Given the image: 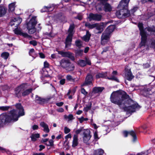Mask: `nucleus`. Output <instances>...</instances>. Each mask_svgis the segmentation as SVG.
I'll return each instance as SVG.
<instances>
[{
  "instance_id": "nucleus-1",
  "label": "nucleus",
  "mask_w": 155,
  "mask_h": 155,
  "mask_svg": "<svg viewBox=\"0 0 155 155\" xmlns=\"http://www.w3.org/2000/svg\"><path fill=\"white\" fill-rule=\"evenodd\" d=\"M128 97L124 91H120L113 92L111 95V101L119 106V107L129 113L135 112L140 107L137 104H133V101L128 100Z\"/></svg>"
},
{
  "instance_id": "nucleus-2",
  "label": "nucleus",
  "mask_w": 155,
  "mask_h": 155,
  "mask_svg": "<svg viewBox=\"0 0 155 155\" xmlns=\"http://www.w3.org/2000/svg\"><path fill=\"white\" fill-rule=\"evenodd\" d=\"M15 107L17 109V110L15 109L12 110L8 114H3L6 116H9L10 118H14L13 120H11V122L17 121L19 117L24 115V109L20 104H17L15 105Z\"/></svg>"
},
{
  "instance_id": "nucleus-3",
  "label": "nucleus",
  "mask_w": 155,
  "mask_h": 155,
  "mask_svg": "<svg viewBox=\"0 0 155 155\" xmlns=\"http://www.w3.org/2000/svg\"><path fill=\"white\" fill-rule=\"evenodd\" d=\"M115 26L112 25L108 26L102 34L101 37V44L105 45L108 41L110 34L115 29Z\"/></svg>"
},
{
  "instance_id": "nucleus-4",
  "label": "nucleus",
  "mask_w": 155,
  "mask_h": 155,
  "mask_svg": "<svg viewBox=\"0 0 155 155\" xmlns=\"http://www.w3.org/2000/svg\"><path fill=\"white\" fill-rule=\"evenodd\" d=\"M26 86V84H23L15 89V94L17 97L20 96L21 93H22L23 96H26L32 91V89L31 88L26 90L27 88Z\"/></svg>"
},
{
  "instance_id": "nucleus-5",
  "label": "nucleus",
  "mask_w": 155,
  "mask_h": 155,
  "mask_svg": "<svg viewBox=\"0 0 155 155\" xmlns=\"http://www.w3.org/2000/svg\"><path fill=\"white\" fill-rule=\"evenodd\" d=\"M60 64L62 68H65L68 71H73L74 69V66L71 64L68 59H62L60 61Z\"/></svg>"
},
{
  "instance_id": "nucleus-6",
  "label": "nucleus",
  "mask_w": 155,
  "mask_h": 155,
  "mask_svg": "<svg viewBox=\"0 0 155 155\" xmlns=\"http://www.w3.org/2000/svg\"><path fill=\"white\" fill-rule=\"evenodd\" d=\"M36 24V21L35 19L33 18L31 19L27 24V29L28 33L30 34L34 33L35 31V26Z\"/></svg>"
},
{
  "instance_id": "nucleus-7",
  "label": "nucleus",
  "mask_w": 155,
  "mask_h": 155,
  "mask_svg": "<svg viewBox=\"0 0 155 155\" xmlns=\"http://www.w3.org/2000/svg\"><path fill=\"white\" fill-rule=\"evenodd\" d=\"M91 135V132L89 130H84L83 132V142L86 143H87L90 140Z\"/></svg>"
},
{
  "instance_id": "nucleus-8",
  "label": "nucleus",
  "mask_w": 155,
  "mask_h": 155,
  "mask_svg": "<svg viewBox=\"0 0 155 155\" xmlns=\"http://www.w3.org/2000/svg\"><path fill=\"white\" fill-rule=\"evenodd\" d=\"M116 15L119 18H122L129 16L130 15V12L127 9H123L117 12Z\"/></svg>"
},
{
  "instance_id": "nucleus-9",
  "label": "nucleus",
  "mask_w": 155,
  "mask_h": 155,
  "mask_svg": "<svg viewBox=\"0 0 155 155\" xmlns=\"http://www.w3.org/2000/svg\"><path fill=\"white\" fill-rule=\"evenodd\" d=\"M13 117H11L4 114L0 115V126L4 124L11 122V120H13Z\"/></svg>"
},
{
  "instance_id": "nucleus-10",
  "label": "nucleus",
  "mask_w": 155,
  "mask_h": 155,
  "mask_svg": "<svg viewBox=\"0 0 155 155\" xmlns=\"http://www.w3.org/2000/svg\"><path fill=\"white\" fill-rule=\"evenodd\" d=\"M58 53L61 54L63 57H67L72 61L75 59L72 53L69 52H64L63 51H58Z\"/></svg>"
},
{
  "instance_id": "nucleus-11",
  "label": "nucleus",
  "mask_w": 155,
  "mask_h": 155,
  "mask_svg": "<svg viewBox=\"0 0 155 155\" xmlns=\"http://www.w3.org/2000/svg\"><path fill=\"white\" fill-rule=\"evenodd\" d=\"M102 16L101 15L97 14H93L91 13L89 15L88 18L90 21L95 20L96 21H100L101 19Z\"/></svg>"
},
{
  "instance_id": "nucleus-12",
  "label": "nucleus",
  "mask_w": 155,
  "mask_h": 155,
  "mask_svg": "<svg viewBox=\"0 0 155 155\" xmlns=\"http://www.w3.org/2000/svg\"><path fill=\"white\" fill-rule=\"evenodd\" d=\"M93 80V76L90 74H88L84 82L81 85V86H84L87 85L91 84Z\"/></svg>"
},
{
  "instance_id": "nucleus-13",
  "label": "nucleus",
  "mask_w": 155,
  "mask_h": 155,
  "mask_svg": "<svg viewBox=\"0 0 155 155\" xmlns=\"http://www.w3.org/2000/svg\"><path fill=\"white\" fill-rule=\"evenodd\" d=\"M134 78V76L133 75L130 69L127 68L125 69V78L127 80L130 81Z\"/></svg>"
},
{
  "instance_id": "nucleus-14",
  "label": "nucleus",
  "mask_w": 155,
  "mask_h": 155,
  "mask_svg": "<svg viewBox=\"0 0 155 155\" xmlns=\"http://www.w3.org/2000/svg\"><path fill=\"white\" fill-rule=\"evenodd\" d=\"M21 21L22 19L20 18H15L11 21L9 25L12 26L14 25L16 27L21 23Z\"/></svg>"
},
{
  "instance_id": "nucleus-15",
  "label": "nucleus",
  "mask_w": 155,
  "mask_h": 155,
  "mask_svg": "<svg viewBox=\"0 0 155 155\" xmlns=\"http://www.w3.org/2000/svg\"><path fill=\"white\" fill-rule=\"evenodd\" d=\"M14 31L15 34L22 35L25 38L30 37V36L27 33L22 32V30L18 29V28H16Z\"/></svg>"
},
{
  "instance_id": "nucleus-16",
  "label": "nucleus",
  "mask_w": 155,
  "mask_h": 155,
  "mask_svg": "<svg viewBox=\"0 0 155 155\" xmlns=\"http://www.w3.org/2000/svg\"><path fill=\"white\" fill-rule=\"evenodd\" d=\"M123 134L124 136L125 137H127L128 134H129L133 137V141L134 142L136 141L137 140V137L136 136V134L133 131H131L129 132L126 131H124L123 132Z\"/></svg>"
},
{
  "instance_id": "nucleus-17",
  "label": "nucleus",
  "mask_w": 155,
  "mask_h": 155,
  "mask_svg": "<svg viewBox=\"0 0 155 155\" xmlns=\"http://www.w3.org/2000/svg\"><path fill=\"white\" fill-rule=\"evenodd\" d=\"M72 35L71 34H68V36H67L65 42V48L70 46L71 42L72 40Z\"/></svg>"
},
{
  "instance_id": "nucleus-18",
  "label": "nucleus",
  "mask_w": 155,
  "mask_h": 155,
  "mask_svg": "<svg viewBox=\"0 0 155 155\" xmlns=\"http://www.w3.org/2000/svg\"><path fill=\"white\" fill-rule=\"evenodd\" d=\"M130 0H122L118 6V8H124L127 7Z\"/></svg>"
},
{
  "instance_id": "nucleus-19",
  "label": "nucleus",
  "mask_w": 155,
  "mask_h": 155,
  "mask_svg": "<svg viewBox=\"0 0 155 155\" xmlns=\"http://www.w3.org/2000/svg\"><path fill=\"white\" fill-rule=\"evenodd\" d=\"M40 125L41 127L43 128V131H44L47 133L49 132L50 130L48 125L46 124L42 121L40 122Z\"/></svg>"
},
{
  "instance_id": "nucleus-20",
  "label": "nucleus",
  "mask_w": 155,
  "mask_h": 155,
  "mask_svg": "<svg viewBox=\"0 0 155 155\" xmlns=\"http://www.w3.org/2000/svg\"><path fill=\"white\" fill-rule=\"evenodd\" d=\"M78 136L77 135H74L73 137L72 141V146L73 147H75L77 146L78 144Z\"/></svg>"
},
{
  "instance_id": "nucleus-21",
  "label": "nucleus",
  "mask_w": 155,
  "mask_h": 155,
  "mask_svg": "<svg viewBox=\"0 0 155 155\" xmlns=\"http://www.w3.org/2000/svg\"><path fill=\"white\" fill-rule=\"evenodd\" d=\"M141 35V41L140 45V47L145 45L147 39L146 34Z\"/></svg>"
},
{
  "instance_id": "nucleus-22",
  "label": "nucleus",
  "mask_w": 155,
  "mask_h": 155,
  "mask_svg": "<svg viewBox=\"0 0 155 155\" xmlns=\"http://www.w3.org/2000/svg\"><path fill=\"white\" fill-rule=\"evenodd\" d=\"M104 5V9L105 12H110L112 10V7L108 3H106Z\"/></svg>"
},
{
  "instance_id": "nucleus-23",
  "label": "nucleus",
  "mask_w": 155,
  "mask_h": 155,
  "mask_svg": "<svg viewBox=\"0 0 155 155\" xmlns=\"http://www.w3.org/2000/svg\"><path fill=\"white\" fill-rule=\"evenodd\" d=\"M104 89L103 87H95L93 88V92L94 93H97L101 92Z\"/></svg>"
},
{
  "instance_id": "nucleus-24",
  "label": "nucleus",
  "mask_w": 155,
  "mask_h": 155,
  "mask_svg": "<svg viewBox=\"0 0 155 155\" xmlns=\"http://www.w3.org/2000/svg\"><path fill=\"white\" fill-rule=\"evenodd\" d=\"M104 153V150L99 149L94 150L93 155H103Z\"/></svg>"
},
{
  "instance_id": "nucleus-25",
  "label": "nucleus",
  "mask_w": 155,
  "mask_h": 155,
  "mask_svg": "<svg viewBox=\"0 0 155 155\" xmlns=\"http://www.w3.org/2000/svg\"><path fill=\"white\" fill-rule=\"evenodd\" d=\"M54 8L52 6H45L41 10L42 12H48L52 10Z\"/></svg>"
},
{
  "instance_id": "nucleus-26",
  "label": "nucleus",
  "mask_w": 155,
  "mask_h": 155,
  "mask_svg": "<svg viewBox=\"0 0 155 155\" xmlns=\"http://www.w3.org/2000/svg\"><path fill=\"white\" fill-rule=\"evenodd\" d=\"M35 101L37 103L41 104L45 102V100L38 96V95H36L35 97Z\"/></svg>"
},
{
  "instance_id": "nucleus-27",
  "label": "nucleus",
  "mask_w": 155,
  "mask_h": 155,
  "mask_svg": "<svg viewBox=\"0 0 155 155\" xmlns=\"http://www.w3.org/2000/svg\"><path fill=\"white\" fill-rule=\"evenodd\" d=\"M39 137L40 134H32L30 136L31 140L33 141H36L37 140V138H39Z\"/></svg>"
},
{
  "instance_id": "nucleus-28",
  "label": "nucleus",
  "mask_w": 155,
  "mask_h": 155,
  "mask_svg": "<svg viewBox=\"0 0 155 155\" xmlns=\"http://www.w3.org/2000/svg\"><path fill=\"white\" fill-rule=\"evenodd\" d=\"M64 117L68 122L71 121L74 119L73 116L71 114H70L68 116L65 115L64 116Z\"/></svg>"
},
{
  "instance_id": "nucleus-29",
  "label": "nucleus",
  "mask_w": 155,
  "mask_h": 155,
  "mask_svg": "<svg viewBox=\"0 0 155 155\" xmlns=\"http://www.w3.org/2000/svg\"><path fill=\"white\" fill-rule=\"evenodd\" d=\"M138 26L140 31V35L146 34V33L143 29V24L141 23H139L138 24Z\"/></svg>"
},
{
  "instance_id": "nucleus-30",
  "label": "nucleus",
  "mask_w": 155,
  "mask_h": 155,
  "mask_svg": "<svg viewBox=\"0 0 155 155\" xmlns=\"http://www.w3.org/2000/svg\"><path fill=\"white\" fill-rule=\"evenodd\" d=\"M90 34L89 33L88 31H87L86 35L82 37V38L83 40L85 41H88L90 39Z\"/></svg>"
},
{
  "instance_id": "nucleus-31",
  "label": "nucleus",
  "mask_w": 155,
  "mask_h": 155,
  "mask_svg": "<svg viewBox=\"0 0 155 155\" xmlns=\"http://www.w3.org/2000/svg\"><path fill=\"white\" fill-rule=\"evenodd\" d=\"M6 12V10L3 6H0V17L5 15Z\"/></svg>"
},
{
  "instance_id": "nucleus-32",
  "label": "nucleus",
  "mask_w": 155,
  "mask_h": 155,
  "mask_svg": "<svg viewBox=\"0 0 155 155\" xmlns=\"http://www.w3.org/2000/svg\"><path fill=\"white\" fill-rule=\"evenodd\" d=\"M29 54L30 56L32 57L33 59H34L37 56V54L35 53L34 49L33 48L30 50Z\"/></svg>"
},
{
  "instance_id": "nucleus-33",
  "label": "nucleus",
  "mask_w": 155,
  "mask_h": 155,
  "mask_svg": "<svg viewBox=\"0 0 155 155\" xmlns=\"http://www.w3.org/2000/svg\"><path fill=\"white\" fill-rule=\"evenodd\" d=\"M107 72H102L97 74L96 76L97 78H105L107 76Z\"/></svg>"
},
{
  "instance_id": "nucleus-34",
  "label": "nucleus",
  "mask_w": 155,
  "mask_h": 155,
  "mask_svg": "<svg viewBox=\"0 0 155 155\" xmlns=\"http://www.w3.org/2000/svg\"><path fill=\"white\" fill-rule=\"evenodd\" d=\"M74 24H72L70 25L69 28L68 29V34H71L73 35L74 34Z\"/></svg>"
},
{
  "instance_id": "nucleus-35",
  "label": "nucleus",
  "mask_w": 155,
  "mask_h": 155,
  "mask_svg": "<svg viewBox=\"0 0 155 155\" xmlns=\"http://www.w3.org/2000/svg\"><path fill=\"white\" fill-rule=\"evenodd\" d=\"M15 2L12 3L10 4L9 5V10L11 11L12 12L14 11L15 9Z\"/></svg>"
},
{
  "instance_id": "nucleus-36",
  "label": "nucleus",
  "mask_w": 155,
  "mask_h": 155,
  "mask_svg": "<svg viewBox=\"0 0 155 155\" xmlns=\"http://www.w3.org/2000/svg\"><path fill=\"white\" fill-rule=\"evenodd\" d=\"M75 53L76 56H81L83 55V51L81 50H76Z\"/></svg>"
},
{
  "instance_id": "nucleus-37",
  "label": "nucleus",
  "mask_w": 155,
  "mask_h": 155,
  "mask_svg": "<svg viewBox=\"0 0 155 155\" xmlns=\"http://www.w3.org/2000/svg\"><path fill=\"white\" fill-rule=\"evenodd\" d=\"M78 63L79 65L82 67L85 66L86 65V62L84 60H80L78 61Z\"/></svg>"
},
{
  "instance_id": "nucleus-38",
  "label": "nucleus",
  "mask_w": 155,
  "mask_h": 155,
  "mask_svg": "<svg viewBox=\"0 0 155 155\" xmlns=\"http://www.w3.org/2000/svg\"><path fill=\"white\" fill-rule=\"evenodd\" d=\"M85 25L88 28L91 29L93 28L96 26V24L91 25L90 23H86Z\"/></svg>"
},
{
  "instance_id": "nucleus-39",
  "label": "nucleus",
  "mask_w": 155,
  "mask_h": 155,
  "mask_svg": "<svg viewBox=\"0 0 155 155\" xmlns=\"http://www.w3.org/2000/svg\"><path fill=\"white\" fill-rule=\"evenodd\" d=\"M9 56V54L7 52H3L1 54V56L4 59H6Z\"/></svg>"
},
{
  "instance_id": "nucleus-40",
  "label": "nucleus",
  "mask_w": 155,
  "mask_h": 155,
  "mask_svg": "<svg viewBox=\"0 0 155 155\" xmlns=\"http://www.w3.org/2000/svg\"><path fill=\"white\" fill-rule=\"evenodd\" d=\"M75 45L77 46L80 48L82 47V43L81 41L77 40L75 41Z\"/></svg>"
},
{
  "instance_id": "nucleus-41",
  "label": "nucleus",
  "mask_w": 155,
  "mask_h": 155,
  "mask_svg": "<svg viewBox=\"0 0 155 155\" xmlns=\"http://www.w3.org/2000/svg\"><path fill=\"white\" fill-rule=\"evenodd\" d=\"M66 79L67 80L70 81H74L75 79L73 78L70 75H67L66 77Z\"/></svg>"
},
{
  "instance_id": "nucleus-42",
  "label": "nucleus",
  "mask_w": 155,
  "mask_h": 155,
  "mask_svg": "<svg viewBox=\"0 0 155 155\" xmlns=\"http://www.w3.org/2000/svg\"><path fill=\"white\" fill-rule=\"evenodd\" d=\"M107 78L110 80H114L116 81L117 82H119L118 80L117 79V78L114 75L112 76L110 78Z\"/></svg>"
},
{
  "instance_id": "nucleus-43",
  "label": "nucleus",
  "mask_w": 155,
  "mask_h": 155,
  "mask_svg": "<svg viewBox=\"0 0 155 155\" xmlns=\"http://www.w3.org/2000/svg\"><path fill=\"white\" fill-rule=\"evenodd\" d=\"M9 106H2L0 107V110L3 111H6L8 110L9 108Z\"/></svg>"
},
{
  "instance_id": "nucleus-44",
  "label": "nucleus",
  "mask_w": 155,
  "mask_h": 155,
  "mask_svg": "<svg viewBox=\"0 0 155 155\" xmlns=\"http://www.w3.org/2000/svg\"><path fill=\"white\" fill-rule=\"evenodd\" d=\"M79 121L80 123H82L84 121H87L88 120V119L87 118H84L83 117H82L80 118H78Z\"/></svg>"
},
{
  "instance_id": "nucleus-45",
  "label": "nucleus",
  "mask_w": 155,
  "mask_h": 155,
  "mask_svg": "<svg viewBox=\"0 0 155 155\" xmlns=\"http://www.w3.org/2000/svg\"><path fill=\"white\" fill-rule=\"evenodd\" d=\"M71 131L70 129L67 127H65L64 128V133L65 134H68Z\"/></svg>"
},
{
  "instance_id": "nucleus-46",
  "label": "nucleus",
  "mask_w": 155,
  "mask_h": 155,
  "mask_svg": "<svg viewBox=\"0 0 155 155\" xmlns=\"http://www.w3.org/2000/svg\"><path fill=\"white\" fill-rule=\"evenodd\" d=\"M83 128L82 127H81L80 128L77 130L75 131V133L76 134V135H78V134H80L82 131L83 130Z\"/></svg>"
},
{
  "instance_id": "nucleus-47",
  "label": "nucleus",
  "mask_w": 155,
  "mask_h": 155,
  "mask_svg": "<svg viewBox=\"0 0 155 155\" xmlns=\"http://www.w3.org/2000/svg\"><path fill=\"white\" fill-rule=\"evenodd\" d=\"M91 107V105L86 106L84 108V110L87 112L88 110H90Z\"/></svg>"
},
{
  "instance_id": "nucleus-48",
  "label": "nucleus",
  "mask_w": 155,
  "mask_h": 155,
  "mask_svg": "<svg viewBox=\"0 0 155 155\" xmlns=\"http://www.w3.org/2000/svg\"><path fill=\"white\" fill-rule=\"evenodd\" d=\"M29 43L31 44L32 45L34 46H36L37 45V42L34 40L30 41Z\"/></svg>"
},
{
  "instance_id": "nucleus-49",
  "label": "nucleus",
  "mask_w": 155,
  "mask_h": 155,
  "mask_svg": "<svg viewBox=\"0 0 155 155\" xmlns=\"http://www.w3.org/2000/svg\"><path fill=\"white\" fill-rule=\"evenodd\" d=\"M81 93L84 95H86L87 94V92L85 90L84 88H82L81 89Z\"/></svg>"
},
{
  "instance_id": "nucleus-50",
  "label": "nucleus",
  "mask_w": 155,
  "mask_h": 155,
  "mask_svg": "<svg viewBox=\"0 0 155 155\" xmlns=\"http://www.w3.org/2000/svg\"><path fill=\"white\" fill-rule=\"evenodd\" d=\"M148 153L147 151L142 152L141 153H138L137 155H147Z\"/></svg>"
},
{
  "instance_id": "nucleus-51",
  "label": "nucleus",
  "mask_w": 155,
  "mask_h": 155,
  "mask_svg": "<svg viewBox=\"0 0 155 155\" xmlns=\"http://www.w3.org/2000/svg\"><path fill=\"white\" fill-rule=\"evenodd\" d=\"M32 129L34 130H37L38 128V126L37 125H34L31 127Z\"/></svg>"
},
{
  "instance_id": "nucleus-52",
  "label": "nucleus",
  "mask_w": 155,
  "mask_h": 155,
  "mask_svg": "<svg viewBox=\"0 0 155 155\" xmlns=\"http://www.w3.org/2000/svg\"><path fill=\"white\" fill-rule=\"evenodd\" d=\"M94 139H96V140H97L99 138L98 137L97 134V132H95L94 133Z\"/></svg>"
},
{
  "instance_id": "nucleus-53",
  "label": "nucleus",
  "mask_w": 155,
  "mask_h": 155,
  "mask_svg": "<svg viewBox=\"0 0 155 155\" xmlns=\"http://www.w3.org/2000/svg\"><path fill=\"white\" fill-rule=\"evenodd\" d=\"M49 63L47 61H45L44 62V66L45 68H48L49 66Z\"/></svg>"
},
{
  "instance_id": "nucleus-54",
  "label": "nucleus",
  "mask_w": 155,
  "mask_h": 155,
  "mask_svg": "<svg viewBox=\"0 0 155 155\" xmlns=\"http://www.w3.org/2000/svg\"><path fill=\"white\" fill-rule=\"evenodd\" d=\"M85 62H86V64H87L88 65H90L91 64V62L87 58L85 59Z\"/></svg>"
},
{
  "instance_id": "nucleus-55",
  "label": "nucleus",
  "mask_w": 155,
  "mask_h": 155,
  "mask_svg": "<svg viewBox=\"0 0 155 155\" xmlns=\"http://www.w3.org/2000/svg\"><path fill=\"white\" fill-rule=\"evenodd\" d=\"M75 18L78 19L79 20H81L82 18V15L81 14H79Z\"/></svg>"
},
{
  "instance_id": "nucleus-56",
  "label": "nucleus",
  "mask_w": 155,
  "mask_h": 155,
  "mask_svg": "<svg viewBox=\"0 0 155 155\" xmlns=\"http://www.w3.org/2000/svg\"><path fill=\"white\" fill-rule=\"evenodd\" d=\"M141 1L143 3H144L148 2H155V0H141Z\"/></svg>"
},
{
  "instance_id": "nucleus-57",
  "label": "nucleus",
  "mask_w": 155,
  "mask_h": 155,
  "mask_svg": "<svg viewBox=\"0 0 155 155\" xmlns=\"http://www.w3.org/2000/svg\"><path fill=\"white\" fill-rule=\"evenodd\" d=\"M49 144H47L48 146H52L53 144V141L52 140H50L49 141Z\"/></svg>"
},
{
  "instance_id": "nucleus-58",
  "label": "nucleus",
  "mask_w": 155,
  "mask_h": 155,
  "mask_svg": "<svg viewBox=\"0 0 155 155\" xmlns=\"http://www.w3.org/2000/svg\"><path fill=\"white\" fill-rule=\"evenodd\" d=\"M57 110L58 112H64V110L62 108H58V109H57Z\"/></svg>"
},
{
  "instance_id": "nucleus-59",
  "label": "nucleus",
  "mask_w": 155,
  "mask_h": 155,
  "mask_svg": "<svg viewBox=\"0 0 155 155\" xmlns=\"http://www.w3.org/2000/svg\"><path fill=\"white\" fill-rule=\"evenodd\" d=\"M63 102H60L59 103H56V105L59 107H60L62 106L63 104Z\"/></svg>"
},
{
  "instance_id": "nucleus-60",
  "label": "nucleus",
  "mask_w": 155,
  "mask_h": 155,
  "mask_svg": "<svg viewBox=\"0 0 155 155\" xmlns=\"http://www.w3.org/2000/svg\"><path fill=\"white\" fill-rule=\"evenodd\" d=\"M65 82V79H64L61 80L60 81V84L62 85L64 84Z\"/></svg>"
},
{
  "instance_id": "nucleus-61",
  "label": "nucleus",
  "mask_w": 155,
  "mask_h": 155,
  "mask_svg": "<svg viewBox=\"0 0 155 155\" xmlns=\"http://www.w3.org/2000/svg\"><path fill=\"white\" fill-rule=\"evenodd\" d=\"M40 149H39V151H41L43 149H44L45 148V147L42 145H40L39 146Z\"/></svg>"
},
{
  "instance_id": "nucleus-62",
  "label": "nucleus",
  "mask_w": 155,
  "mask_h": 155,
  "mask_svg": "<svg viewBox=\"0 0 155 155\" xmlns=\"http://www.w3.org/2000/svg\"><path fill=\"white\" fill-rule=\"evenodd\" d=\"M71 136L70 134H68L65 137V138L66 139H67L68 138H71Z\"/></svg>"
},
{
  "instance_id": "nucleus-63",
  "label": "nucleus",
  "mask_w": 155,
  "mask_h": 155,
  "mask_svg": "<svg viewBox=\"0 0 155 155\" xmlns=\"http://www.w3.org/2000/svg\"><path fill=\"white\" fill-rule=\"evenodd\" d=\"M151 87H149L148 88H145L144 90L146 92H148L150 91L151 90Z\"/></svg>"
},
{
  "instance_id": "nucleus-64",
  "label": "nucleus",
  "mask_w": 155,
  "mask_h": 155,
  "mask_svg": "<svg viewBox=\"0 0 155 155\" xmlns=\"http://www.w3.org/2000/svg\"><path fill=\"white\" fill-rule=\"evenodd\" d=\"M39 54L40 57L41 58H45V55L41 53H39Z\"/></svg>"
}]
</instances>
